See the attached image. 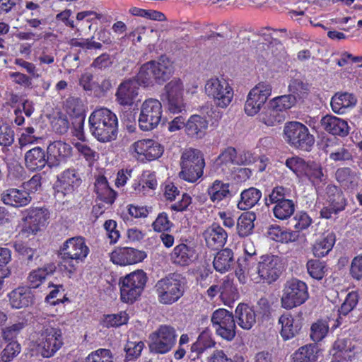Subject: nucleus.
<instances>
[{"instance_id": "nucleus-1", "label": "nucleus", "mask_w": 362, "mask_h": 362, "mask_svg": "<svg viewBox=\"0 0 362 362\" xmlns=\"http://www.w3.org/2000/svg\"><path fill=\"white\" fill-rule=\"evenodd\" d=\"M90 131L100 142L115 140L117 134V117L107 108L93 111L89 117Z\"/></svg>"}, {"instance_id": "nucleus-2", "label": "nucleus", "mask_w": 362, "mask_h": 362, "mask_svg": "<svg viewBox=\"0 0 362 362\" xmlns=\"http://www.w3.org/2000/svg\"><path fill=\"white\" fill-rule=\"evenodd\" d=\"M185 279L180 274L171 273L158 281L155 288L158 300L163 304H172L182 296Z\"/></svg>"}, {"instance_id": "nucleus-3", "label": "nucleus", "mask_w": 362, "mask_h": 362, "mask_svg": "<svg viewBox=\"0 0 362 362\" xmlns=\"http://www.w3.org/2000/svg\"><path fill=\"white\" fill-rule=\"evenodd\" d=\"M89 249L82 237H74L66 240L61 247L63 266L69 274L76 271L77 265L87 257Z\"/></svg>"}, {"instance_id": "nucleus-4", "label": "nucleus", "mask_w": 362, "mask_h": 362, "mask_svg": "<svg viewBox=\"0 0 362 362\" xmlns=\"http://www.w3.org/2000/svg\"><path fill=\"white\" fill-rule=\"evenodd\" d=\"M180 177L190 182H196L203 175L205 161L202 153L195 148H187L180 158Z\"/></svg>"}, {"instance_id": "nucleus-5", "label": "nucleus", "mask_w": 362, "mask_h": 362, "mask_svg": "<svg viewBox=\"0 0 362 362\" xmlns=\"http://www.w3.org/2000/svg\"><path fill=\"white\" fill-rule=\"evenodd\" d=\"M146 274L143 270L134 271L119 279L121 300L133 303L142 293L147 281Z\"/></svg>"}, {"instance_id": "nucleus-6", "label": "nucleus", "mask_w": 362, "mask_h": 362, "mask_svg": "<svg viewBox=\"0 0 362 362\" xmlns=\"http://www.w3.org/2000/svg\"><path fill=\"white\" fill-rule=\"evenodd\" d=\"M285 140L293 148L310 151L315 144V137L308 128L298 122L286 124L284 129Z\"/></svg>"}, {"instance_id": "nucleus-7", "label": "nucleus", "mask_w": 362, "mask_h": 362, "mask_svg": "<svg viewBox=\"0 0 362 362\" xmlns=\"http://www.w3.org/2000/svg\"><path fill=\"white\" fill-rule=\"evenodd\" d=\"M36 344L43 357L52 356L63 345L61 329L53 327L49 324L43 325L37 332Z\"/></svg>"}, {"instance_id": "nucleus-8", "label": "nucleus", "mask_w": 362, "mask_h": 362, "mask_svg": "<svg viewBox=\"0 0 362 362\" xmlns=\"http://www.w3.org/2000/svg\"><path fill=\"white\" fill-rule=\"evenodd\" d=\"M308 296L305 283L297 279H291L284 286L281 305L284 308L292 309L304 303Z\"/></svg>"}, {"instance_id": "nucleus-9", "label": "nucleus", "mask_w": 362, "mask_h": 362, "mask_svg": "<svg viewBox=\"0 0 362 362\" xmlns=\"http://www.w3.org/2000/svg\"><path fill=\"white\" fill-rule=\"evenodd\" d=\"M205 93L213 100L214 105L221 108L227 107L233 98V90L229 83L218 78L209 79L205 84Z\"/></svg>"}, {"instance_id": "nucleus-10", "label": "nucleus", "mask_w": 362, "mask_h": 362, "mask_svg": "<svg viewBox=\"0 0 362 362\" xmlns=\"http://www.w3.org/2000/svg\"><path fill=\"white\" fill-rule=\"evenodd\" d=\"M149 350L151 353L165 354L175 346L177 334L174 327L170 325H160L149 335Z\"/></svg>"}, {"instance_id": "nucleus-11", "label": "nucleus", "mask_w": 362, "mask_h": 362, "mask_svg": "<svg viewBox=\"0 0 362 362\" xmlns=\"http://www.w3.org/2000/svg\"><path fill=\"white\" fill-rule=\"evenodd\" d=\"M162 105L156 99L146 100L141 106L139 126L143 131H150L156 128L162 118Z\"/></svg>"}, {"instance_id": "nucleus-12", "label": "nucleus", "mask_w": 362, "mask_h": 362, "mask_svg": "<svg viewBox=\"0 0 362 362\" xmlns=\"http://www.w3.org/2000/svg\"><path fill=\"white\" fill-rule=\"evenodd\" d=\"M183 92V83L179 78H174L165 86L161 100L166 103L170 112L179 113L185 110Z\"/></svg>"}, {"instance_id": "nucleus-13", "label": "nucleus", "mask_w": 362, "mask_h": 362, "mask_svg": "<svg viewBox=\"0 0 362 362\" xmlns=\"http://www.w3.org/2000/svg\"><path fill=\"white\" fill-rule=\"evenodd\" d=\"M272 93V86L268 82H259L248 93L245 104V112L249 116L257 115L264 107Z\"/></svg>"}, {"instance_id": "nucleus-14", "label": "nucleus", "mask_w": 362, "mask_h": 362, "mask_svg": "<svg viewBox=\"0 0 362 362\" xmlns=\"http://www.w3.org/2000/svg\"><path fill=\"white\" fill-rule=\"evenodd\" d=\"M211 320L218 336L228 341L235 337L236 325L232 313L226 309H218L213 313Z\"/></svg>"}, {"instance_id": "nucleus-15", "label": "nucleus", "mask_w": 362, "mask_h": 362, "mask_svg": "<svg viewBox=\"0 0 362 362\" xmlns=\"http://www.w3.org/2000/svg\"><path fill=\"white\" fill-rule=\"evenodd\" d=\"M284 269L281 259L275 255H262L258 262L257 273L261 280L267 284L276 281Z\"/></svg>"}, {"instance_id": "nucleus-16", "label": "nucleus", "mask_w": 362, "mask_h": 362, "mask_svg": "<svg viewBox=\"0 0 362 362\" xmlns=\"http://www.w3.org/2000/svg\"><path fill=\"white\" fill-rule=\"evenodd\" d=\"M26 216L23 218L25 223V231L36 234L45 227L49 218V214L45 208H30L25 211Z\"/></svg>"}, {"instance_id": "nucleus-17", "label": "nucleus", "mask_w": 362, "mask_h": 362, "mask_svg": "<svg viewBox=\"0 0 362 362\" xmlns=\"http://www.w3.org/2000/svg\"><path fill=\"white\" fill-rule=\"evenodd\" d=\"M47 154L48 156V165L49 167H56L71 157L72 147L64 141L60 140L54 141L47 146Z\"/></svg>"}, {"instance_id": "nucleus-18", "label": "nucleus", "mask_w": 362, "mask_h": 362, "mask_svg": "<svg viewBox=\"0 0 362 362\" xmlns=\"http://www.w3.org/2000/svg\"><path fill=\"white\" fill-rule=\"evenodd\" d=\"M139 83L134 78L123 81L118 86L115 97L117 102L123 106H130L138 95Z\"/></svg>"}, {"instance_id": "nucleus-19", "label": "nucleus", "mask_w": 362, "mask_h": 362, "mask_svg": "<svg viewBox=\"0 0 362 362\" xmlns=\"http://www.w3.org/2000/svg\"><path fill=\"white\" fill-rule=\"evenodd\" d=\"M1 200L15 208L24 207L32 201L30 193L23 189L10 188L1 194Z\"/></svg>"}, {"instance_id": "nucleus-20", "label": "nucleus", "mask_w": 362, "mask_h": 362, "mask_svg": "<svg viewBox=\"0 0 362 362\" xmlns=\"http://www.w3.org/2000/svg\"><path fill=\"white\" fill-rule=\"evenodd\" d=\"M146 257L144 252L127 247L112 253V259L117 264L127 265L141 262Z\"/></svg>"}, {"instance_id": "nucleus-21", "label": "nucleus", "mask_w": 362, "mask_h": 362, "mask_svg": "<svg viewBox=\"0 0 362 362\" xmlns=\"http://www.w3.org/2000/svg\"><path fill=\"white\" fill-rule=\"evenodd\" d=\"M196 259L195 249L184 243L175 246L170 254L172 262L182 267L189 265Z\"/></svg>"}, {"instance_id": "nucleus-22", "label": "nucleus", "mask_w": 362, "mask_h": 362, "mask_svg": "<svg viewBox=\"0 0 362 362\" xmlns=\"http://www.w3.org/2000/svg\"><path fill=\"white\" fill-rule=\"evenodd\" d=\"M206 245L213 249L218 250L222 247L226 242L228 235L226 230L220 226L214 223L203 233Z\"/></svg>"}, {"instance_id": "nucleus-23", "label": "nucleus", "mask_w": 362, "mask_h": 362, "mask_svg": "<svg viewBox=\"0 0 362 362\" xmlns=\"http://www.w3.org/2000/svg\"><path fill=\"white\" fill-rule=\"evenodd\" d=\"M322 128L329 134L340 136H346L349 134V127L347 122L332 115H326L320 120Z\"/></svg>"}, {"instance_id": "nucleus-24", "label": "nucleus", "mask_w": 362, "mask_h": 362, "mask_svg": "<svg viewBox=\"0 0 362 362\" xmlns=\"http://www.w3.org/2000/svg\"><path fill=\"white\" fill-rule=\"evenodd\" d=\"M25 164L30 170H40L48 165L47 154L42 148L35 147L25 153Z\"/></svg>"}, {"instance_id": "nucleus-25", "label": "nucleus", "mask_w": 362, "mask_h": 362, "mask_svg": "<svg viewBox=\"0 0 362 362\" xmlns=\"http://www.w3.org/2000/svg\"><path fill=\"white\" fill-rule=\"evenodd\" d=\"M325 199L334 214L345 209L346 200L340 188L334 185H328L325 189Z\"/></svg>"}, {"instance_id": "nucleus-26", "label": "nucleus", "mask_w": 362, "mask_h": 362, "mask_svg": "<svg viewBox=\"0 0 362 362\" xmlns=\"http://www.w3.org/2000/svg\"><path fill=\"white\" fill-rule=\"evenodd\" d=\"M238 325L244 329H250L256 323V313L247 304L240 303L235 311Z\"/></svg>"}, {"instance_id": "nucleus-27", "label": "nucleus", "mask_w": 362, "mask_h": 362, "mask_svg": "<svg viewBox=\"0 0 362 362\" xmlns=\"http://www.w3.org/2000/svg\"><path fill=\"white\" fill-rule=\"evenodd\" d=\"M259 121L266 124L267 126H274L284 121V114L270 100L258 115Z\"/></svg>"}, {"instance_id": "nucleus-28", "label": "nucleus", "mask_w": 362, "mask_h": 362, "mask_svg": "<svg viewBox=\"0 0 362 362\" xmlns=\"http://www.w3.org/2000/svg\"><path fill=\"white\" fill-rule=\"evenodd\" d=\"M12 308L20 309L26 308L33 303V295L29 288L20 287L9 294Z\"/></svg>"}, {"instance_id": "nucleus-29", "label": "nucleus", "mask_w": 362, "mask_h": 362, "mask_svg": "<svg viewBox=\"0 0 362 362\" xmlns=\"http://www.w3.org/2000/svg\"><path fill=\"white\" fill-rule=\"evenodd\" d=\"M279 323L281 325V335L284 340L292 339L301 329L300 322L289 313L283 314L279 319Z\"/></svg>"}, {"instance_id": "nucleus-30", "label": "nucleus", "mask_w": 362, "mask_h": 362, "mask_svg": "<svg viewBox=\"0 0 362 362\" xmlns=\"http://www.w3.org/2000/svg\"><path fill=\"white\" fill-rule=\"evenodd\" d=\"M356 101V97L351 93H337L332 98V109L334 112L341 114L345 109L354 106Z\"/></svg>"}, {"instance_id": "nucleus-31", "label": "nucleus", "mask_w": 362, "mask_h": 362, "mask_svg": "<svg viewBox=\"0 0 362 362\" xmlns=\"http://www.w3.org/2000/svg\"><path fill=\"white\" fill-rule=\"evenodd\" d=\"M186 131L189 136L202 138L208 127L206 119L199 115H194L189 117L185 124Z\"/></svg>"}, {"instance_id": "nucleus-32", "label": "nucleus", "mask_w": 362, "mask_h": 362, "mask_svg": "<svg viewBox=\"0 0 362 362\" xmlns=\"http://www.w3.org/2000/svg\"><path fill=\"white\" fill-rule=\"evenodd\" d=\"M234 262L233 251L226 248L217 252L214 257L213 265L217 272L223 273L230 269Z\"/></svg>"}, {"instance_id": "nucleus-33", "label": "nucleus", "mask_w": 362, "mask_h": 362, "mask_svg": "<svg viewBox=\"0 0 362 362\" xmlns=\"http://www.w3.org/2000/svg\"><path fill=\"white\" fill-rule=\"evenodd\" d=\"M155 82L163 84L172 75V66L168 60L160 59L158 62L151 61Z\"/></svg>"}, {"instance_id": "nucleus-34", "label": "nucleus", "mask_w": 362, "mask_h": 362, "mask_svg": "<svg viewBox=\"0 0 362 362\" xmlns=\"http://www.w3.org/2000/svg\"><path fill=\"white\" fill-rule=\"evenodd\" d=\"M336 241V237L333 233H327L323 237L317 240L313 245V255L317 257H322L327 255L332 249Z\"/></svg>"}, {"instance_id": "nucleus-35", "label": "nucleus", "mask_w": 362, "mask_h": 362, "mask_svg": "<svg viewBox=\"0 0 362 362\" xmlns=\"http://www.w3.org/2000/svg\"><path fill=\"white\" fill-rule=\"evenodd\" d=\"M256 214L252 211L243 213L237 221V232L240 237L250 235L254 229Z\"/></svg>"}, {"instance_id": "nucleus-36", "label": "nucleus", "mask_w": 362, "mask_h": 362, "mask_svg": "<svg viewBox=\"0 0 362 362\" xmlns=\"http://www.w3.org/2000/svg\"><path fill=\"white\" fill-rule=\"evenodd\" d=\"M95 192L100 200L109 204H112L116 198V192L108 186L105 177L97 179L95 183Z\"/></svg>"}, {"instance_id": "nucleus-37", "label": "nucleus", "mask_w": 362, "mask_h": 362, "mask_svg": "<svg viewBox=\"0 0 362 362\" xmlns=\"http://www.w3.org/2000/svg\"><path fill=\"white\" fill-rule=\"evenodd\" d=\"M262 197L261 192L255 188L250 187L242 192L240 200L238 203V207L240 210H247L254 206Z\"/></svg>"}, {"instance_id": "nucleus-38", "label": "nucleus", "mask_w": 362, "mask_h": 362, "mask_svg": "<svg viewBox=\"0 0 362 362\" xmlns=\"http://www.w3.org/2000/svg\"><path fill=\"white\" fill-rule=\"evenodd\" d=\"M56 270V266L54 264H48L42 268H39L31 272L28 276V280L29 288H37L45 279L46 276L52 274Z\"/></svg>"}, {"instance_id": "nucleus-39", "label": "nucleus", "mask_w": 362, "mask_h": 362, "mask_svg": "<svg viewBox=\"0 0 362 362\" xmlns=\"http://www.w3.org/2000/svg\"><path fill=\"white\" fill-rule=\"evenodd\" d=\"M60 187L67 193L71 192L81 184L78 174L74 169H68L63 172L59 178Z\"/></svg>"}, {"instance_id": "nucleus-40", "label": "nucleus", "mask_w": 362, "mask_h": 362, "mask_svg": "<svg viewBox=\"0 0 362 362\" xmlns=\"http://www.w3.org/2000/svg\"><path fill=\"white\" fill-rule=\"evenodd\" d=\"M337 180L342 187L352 189L358 185V177L349 168H339L335 173Z\"/></svg>"}, {"instance_id": "nucleus-41", "label": "nucleus", "mask_w": 362, "mask_h": 362, "mask_svg": "<svg viewBox=\"0 0 362 362\" xmlns=\"http://www.w3.org/2000/svg\"><path fill=\"white\" fill-rule=\"evenodd\" d=\"M358 299L359 296L356 291H351L347 294L345 300L338 310L339 316L336 320V324L334 325V327H337L341 324V315L346 316L356 308L358 303Z\"/></svg>"}, {"instance_id": "nucleus-42", "label": "nucleus", "mask_w": 362, "mask_h": 362, "mask_svg": "<svg viewBox=\"0 0 362 362\" xmlns=\"http://www.w3.org/2000/svg\"><path fill=\"white\" fill-rule=\"evenodd\" d=\"M230 185L228 183H223L220 180H216L211 187L208 189V193L212 202H220L224 198L230 195Z\"/></svg>"}, {"instance_id": "nucleus-43", "label": "nucleus", "mask_w": 362, "mask_h": 362, "mask_svg": "<svg viewBox=\"0 0 362 362\" xmlns=\"http://www.w3.org/2000/svg\"><path fill=\"white\" fill-rule=\"evenodd\" d=\"M296 206L293 200L286 199L277 203L273 208L274 216L279 220H286L294 213Z\"/></svg>"}, {"instance_id": "nucleus-44", "label": "nucleus", "mask_w": 362, "mask_h": 362, "mask_svg": "<svg viewBox=\"0 0 362 362\" xmlns=\"http://www.w3.org/2000/svg\"><path fill=\"white\" fill-rule=\"evenodd\" d=\"M243 163L238 160L237 151L235 148L229 146L226 148L216 159L215 165L219 167L228 166Z\"/></svg>"}, {"instance_id": "nucleus-45", "label": "nucleus", "mask_w": 362, "mask_h": 362, "mask_svg": "<svg viewBox=\"0 0 362 362\" xmlns=\"http://www.w3.org/2000/svg\"><path fill=\"white\" fill-rule=\"evenodd\" d=\"M16 252L21 257V259L30 264L35 259L39 257V254L35 249L30 247L27 243L16 242L13 245Z\"/></svg>"}, {"instance_id": "nucleus-46", "label": "nucleus", "mask_w": 362, "mask_h": 362, "mask_svg": "<svg viewBox=\"0 0 362 362\" xmlns=\"http://www.w3.org/2000/svg\"><path fill=\"white\" fill-rule=\"evenodd\" d=\"M65 108L66 112L76 118L84 117V107L82 100L78 98L69 97L66 100Z\"/></svg>"}, {"instance_id": "nucleus-47", "label": "nucleus", "mask_w": 362, "mask_h": 362, "mask_svg": "<svg viewBox=\"0 0 362 362\" xmlns=\"http://www.w3.org/2000/svg\"><path fill=\"white\" fill-rule=\"evenodd\" d=\"M316 360L314 346L305 345L293 354V362H314Z\"/></svg>"}, {"instance_id": "nucleus-48", "label": "nucleus", "mask_w": 362, "mask_h": 362, "mask_svg": "<svg viewBox=\"0 0 362 362\" xmlns=\"http://www.w3.org/2000/svg\"><path fill=\"white\" fill-rule=\"evenodd\" d=\"M153 75L152 63L148 62L141 66L136 80L138 81L139 85L143 84L145 86H151L155 82L154 76Z\"/></svg>"}, {"instance_id": "nucleus-49", "label": "nucleus", "mask_w": 362, "mask_h": 362, "mask_svg": "<svg viewBox=\"0 0 362 362\" xmlns=\"http://www.w3.org/2000/svg\"><path fill=\"white\" fill-rule=\"evenodd\" d=\"M150 144H151V139H144L134 142L131 146L132 151L135 153L134 156L141 161L147 160Z\"/></svg>"}, {"instance_id": "nucleus-50", "label": "nucleus", "mask_w": 362, "mask_h": 362, "mask_svg": "<svg viewBox=\"0 0 362 362\" xmlns=\"http://www.w3.org/2000/svg\"><path fill=\"white\" fill-rule=\"evenodd\" d=\"M329 330V325L325 320H317L310 329V337L314 341H320L325 337Z\"/></svg>"}, {"instance_id": "nucleus-51", "label": "nucleus", "mask_w": 362, "mask_h": 362, "mask_svg": "<svg viewBox=\"0 0 362 362\" xmlns=\"http://www.w3.org/2000/svg\"><path fill=\"white\" fill-rule=\"evenodd\" d=\"M279 111L282 113L292 107L296 103V97L293 94L284 95L276 97L270 100Z\"/></svg>"}, {"instance_id": "nucleus-52", "label": "nucleus", "mask_w": 362, "mask_h": 362, "mask_svg": "<svg viewBox=\"0 0 362 362\" xmlns=\"http://www.w3.org/2000/svg\"><path fill=\"white\" fill-rule=\"evenodd\" d=\"M307 269L310 276L317 280L322 279L327 271L325 264L317 259L309 260L307 263Z\"/></svg>"}, {"instance_id": "nucleus-53", "label": "nucleus", "mask_w": 362, "mask_h": 362, "mask_svg": "<svg viewBox=\"0 0 362 362\" xmlns=\"http://www.w3.org/2000/svg\"><path fill=\"white\" fill-rule=\"evenodd\" d=\"M144 346V343L142 341L127 340L124 346L126 358L128 360L137 358L141 355Z\"/></svg>"}, {"instance_id": "nucleus-54", "label": "nucleus", "mask_w": 362, "mask_h": 362, "mask_svg": "<svg viewBox=\"0 0 362 362\" xmlns=\"http://www.w3.org/2000/svg\"><path fill=\"white\" fill-rule=\"evenodd\" d=\"M215 342L209 337L206 332H203L199 336L197 341L192 344V351H196L198 354L203 353L206 349L214 346Z\"/></svg>"}, {"instance_id": "nucleus-55", "label": "nucleus", "mask_w": 362, "mask_h": 362, "mask_svg": "<svg viewBox=\"0 0 362 362\" xmlns=\"http://www.w3.org/2000/svg\"><path fill=\"white\" fill-rule=\"evenodd\" d=\"M86 362H112V353L109 349H98L89 354Z\"/></svg>"}, {"instance_id": "nucleus-56", "label": "nucleus", "mask_w": 362, "mask_h": 362, "mask_svg": "<svg viewBox=\"0 0 362 362\" xmlns=\"http://www.w3.org/2000/svg\"><path fill=\"white\" fill-rule=\"evenodd\" d=\"M21 351V346L17 341L10 342L1 353V359L4 362H10Z\"/></svg>"}, {"instance_id": "nucleus-57", "label": "nucleus", "mask_w": 362, "mask_h": 362, "mask_svg": "<svg viewBox=\"0 0 362 362\" xmlns=\"http://www.w3.org/2000/svg\"><path fill=\"white\" fill-rule=\"evenodd\" d=\"M311 223V218L303 211L298 212L291 221V225L298 231L306 229Z\"/></svg>"}, {"instance_id": "nucleus-58", "label": "nucleus", "mask_w": 362, "mask_h": 362, "mask_svg": "<svg viewBox=\"0 0 362 362\" xmlns=\"http://www.w3.org/2000/svg\"><path fill=\"white\" fill-rule=\"evenodd\" d=\"M128 314L126 312H120L118 314L108 315L105 317V322L107 327H119L127 323Z\"/></svg>"}, {"instance_id": "nucleus-59", "label": "nucleus", "mask_w": 362, "mask_h": 362, "mask_svg": "<svg viewBox=\"0 0 362 362\" xmlns=\"http://www.w3.org/2000/svg\"><path fill=\"white\" fill-rule=\"evenodd\" d=\"M327 152L329 153V158L334 161L349 160L352 158L351 153L344 146L328 148Z\"/></svg>"}, {"instance_id": "nucleus-60", "label": "nucleus", "mask_w": 362, "mask_h": 362, "mask_svg": "<svg viewBox=\"0 0 362 362\" xmlns=\"http://www.w3.org/2000/svg\"><path fill=\"white\" fill-rule=\"evenodd\" d=\"M288 90L295 96L296 95L299 97H303L309 90V86L301 80L293 79L288 86Z\"/></svg>"}, {"instance_id": "nucleus-61", "label": "nucleus", "mask_w": 362, "mask_h": 362, "mask_svg": "<svg viewBox=\"0 0 362 362\" xmlns=\"http://www.w3.org/2000/svg\"><path fill=\"white\" fill-rule=\"evenodd\" d=\"M220 295L222 299L234 298L236 296V289L233 286V281L228 279H224L219 285Z\"/></svg>"}, {"instance_id": "nucleus-62", "label": "nucleus", "mask_w": 362, "mask_h": 362, "mask_svg": "<svg viewBox=\"0 0 362 362\" xmlns=\"http://www.w3.org/2000/svg\"><path fill=\"white\" fill-rule=\"evenodd\" d=\"M172 225L167 214L163 212L158 214L152 226L155 231L161 232L168 230L171 228Z\"/></svg>"}, {"instance_id": "nucleus-63", "label": "nucleus", "mask_w": 362, "mask_h": 362, "mask_svg": "<svg viewBox=\"0 0 362 362\" xmlns=\"http://www.w3.org/2000/svg\"><path fill=\"white\" fill-rule=\"evenodd\" d=\"M14 141V132L7 125L0 126V145L11 146Z\"/></svg>"}, {"instance_id": "nucleus-64", "label": "nucleus", "mask_w": 362, "mask_h": 362, "mask_svg": "<svg viewBox=\"0 0 362 362\" xmlns=\"http://www.w3.org/2000/svg\"><path fill=\"white\" fill-rule=\"evenodd\" d=\"M350 274L357 280L362 278V255H358L352 259Z\"/></svg>"}]
</instances>
